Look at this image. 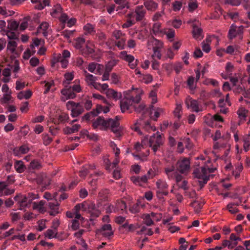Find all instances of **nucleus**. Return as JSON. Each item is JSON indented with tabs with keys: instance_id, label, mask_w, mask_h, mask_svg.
Listing matches in <instances>:
<instances>
[{
	"instance_id": "4",
	"label": "nucleus",
	"mask_w": 250,
	"mask_h": 250,
	"mask_svg": "<svg viewBox=\"0 0 250 250\" xmlns=\"http://www.w3.org/2000/svg\"><path fill=\"white\" fill-rule=\"evenodd\" d=\"M75 208L78 211L83 210L88 212L94 217H98L101 212V210L96 208L93 203L89 201H84L81 204H78L76 205Z\"/></svg>"
},
{
	"instance_id": "22",
	"label": "nucleus",
	"mask_w": 250,
	"mask_h": 250,
	"mask_svg": "<svg viewBox=\"0 0 250 250\" xmlns=\"http://www.w3.org/2000/svg\"><path fill=\"white\" fill-rule=\"evenodd\" d=\"M158 163L159 161L158 160H154L152 162V168L150 169L147 172V173L146 175H144L145 176H146L147 177V180L149 179H152L153 177H154L156 175H157L158 173V167H155L154 165V164Z\"/></svg>"
},
{
	"instance_id": "41",
	"label": "nucleus",
	"mask_w": 250,
	"mask_h": 250,
	"mask_svg": "<svg viewBox=\"0 0 250 250\" xmlns=\"http://www.w3.org/2000/svg\"><path fill=\"white\" fill-rule=\"evenodd\" d=\"M144 5L147 10L151 11L156 10L158 6L157 4L153 0H145Z\"/></svg>"
},
{
	"instance_id": "58",
	"label": "nucleus",
	"mask_w": 250,
	"mask_h": 250,
	"mask_svg": "<svg viewBox=\"0 0 250 250\" xmlns=\"http://www.w3.org/2000/svg\"><path fill=\"white\" fill-rule=\"evenodd\" d=\"M165 172L169 179H173V175L175 174L174 167L171 166L170 167L166 168Z\"/></svg>"
},
{
	"instance_id": "59",
	"label": "nucleus",
	"mask_w": 250,
	"mask_h": 250,
	"mask_svg": "<svg viewBox=\"0 0 250 250\" xmlns=\"http://www.w3.org/2000/svg\"><path fill=\"white\" fill-rule=\"evenodd\" d=\"M138 234H145L147 235H152L153 232L151 229H147L145 227H142L140 231L137 232Z\"/></svg>"
},
{
	"instance_id": "61",
	"label": "nucleus",
	"mask_w": 250,
	"mask_h": 250,
	"mask_svg": "<svg viewBox=\"0 0 250 250\" xmlns=\"http://www.w3.org/2000/svg\"><path fill=\"white\" fill-rule=\"evenodd\" d=\"M85 40L82 37L78 38L76 41L75 43V47L77 49H80L82 48L83 45L84 43Z\"/></svg>"
},
{
	"instance_id": "23",
	"label": "nucleus",
	"mask_w": 250,
	"mask_h": 250,
	"mask_svg": "<svg viewBox=\"0 0 250 250\" xmlns=\"http://www.w3.org/2000/svg\"><path fill=\"white\" fill-rule=\"evenodd\" d=\"M60 64L62 67V57L60 54H58L54 56L52 62V67L54 69H57Z\"/></svg>"
},
{
	"instance_id": "43",
	"label": "nucleus",
	"mask_w": 250,
	"mask_h": 250,
	"mask_svg": "<svg viewBox=\"0 0 250 250\" xmlns=\"http://www.w3.org/2000/svg\"><path fill=\"white\" fill-rule=\"evenodd\" d=\"M94 48L93 43L90 41H88L86 42V47L83 49V53L86 54H91L94 51Z\"/></svg>"
},
{
	"instance_id": "45",
	"label": "nucleus",
	"mask_w": 250,
	"mask_h": 250,
	"mask_svg": "<svg viewBox=\"0 0 250 250\" xmlns=\"http://www.w3.org/2000/svg\"><path fill=\"white\" fill-rule=\"evenodd\" d=\"M2 74L3 76V78L2 81L4 83H8L10 79L11 76V69L10 68H5L3 69Z\"/></svg>"
},
{
	"instance_id": "55",
	"label": "nucleus",
	"mask_w": 250,
	"mask_h": 250,
	"mask_svg": "<svg viewBox=\"0 0 250 250\" xmlns=\"http://www.w3.org/2000/svg\"><path fill=\"white\" fill-rule=\"evenodd\" d=\"M123 227L126 229L128 231H133L140 228V226L138 224H128L125 223L123 225Z\"/></svg>"
},
{
	"instance_id": "26",
	"label": "nucleus",
	"mask_w": 250,
	"mask_h": 250,
	"mask_svg": "<svg viewBox=\"0 0 250 250\" xmlns=\"http://www.w3.org/2000/svg\"><path fill=\"white\" fill-rule=\"evenodd\" d=\"M29 150V147L23 145L20 147H16L13 149V154L14 155L18 157L21 156V155L27 153Z\"/></svg>"
},
{
	"instance_id": "48",
	"label": "nucleus",
	"mask_w": 250,
	"mask_h": 250,
	"mask_svg": "<svg viewBox=\"0 0 250 250\" xmlns=\"http://www.w3.org/2000/svg\"><path fill=\"white\" fill-rule=\"evenodd\" d=\"M182 114V107L181 104L177 103L176 104V107L173 110V114L175 118L180 119Z\"/></svg>"
},
{
	"instance_id": "46",
	"label": "nucleus",
	"mask_w": 250,
	"mask_h": 250,
	"mask_svg": "<svg viewBox=\"0 0 250 250\" xmlns=\"http://www.w3.org/2000/svg\"><path fill=\"white\" fill-rule=\"evenodd\" d=\"M239 118L242 120H245L248 114V110L243 107H240L237 111Z\"/></svg>"
},
{
	"instance_id": "40",
	"label": "nucleus",
	"mask_w": 250,
	"mask_h": 250,
	"mask_svg": "<svg viewBox=\"0 0 250 250\" xmlns=\"http://www.w3.org/2000/svg\"><path fill=\"white\" fill-rule=\"evenodd\" d=\"M80 103L87 110H90L92 106V101L88 96L84 97Z\"/></svg>"
},
{
	"instance_id": "8",
	"label": "nucleus",
	"mask_w": 250,
	"mask_h": 250,
	"mask_svg": "<svg viewBox=\"0 0 250 250\" xmlns=\"http://www.w3.org/2000/svg\"><path fill=\"white\" fill-rule=\"evenodd\" d=\"M157 187L156 195L159 199H161L164 196L168 195L167 188L168 185L166 181L162 179H158L156 182Z\"/></svg>"
},
{
	"instance_id": "11",
	"label": "nucleus",
	"mask_w": 250,
	"mask_h": 250,
	"mask_svg": "<svg viewBox=\"0 0 250 250\" xmlns=\"http://www.w3.org/2000/svg\"><path fill=\"white\" fill-rule=\"evenodd\" d=\"M14 199L17 202L20 210H23L24 208L28 207L31 202L28 198L23 195H18L14 197Z\"/></svg>"
},
{
	"instance_id": "30",
	"label": "nucleus",
	"mask_w": 250,
	"mask_h": 250,
	"mask_svg": "<svg viewBox=\"0 0 250 250\" xmlns=\"http://www.w3.org/2000/svg\"><path fill=\"white\" fill-rule=\"evenodd\" d=\"M192 34L193 38L197 40H201L204 37L202 29L195 25L193 26Z\"/></svg>"
},
{
	"instance_id": "51",
	"label": "nucleus",
	"mask_w": 250,
	"mask_h": 250,
	"mask_svg": "<svg viewBox=\"0 0 250 250\" xmlns=\"http://www.w3.org/2000/svg\"><path fill=\"white\" fill-rule=\"evenodd\" d=\"M83 29L85 35L92 34L95 32L94 26L90 23L85 24Z\"/></svg>"
},
{
	"instance_id": "54",
	"label": "nucleus",
	"mask_w": 250,
	"mask_h": 250,
	"mask_svg": "<svg viewBox=\"0 0 250 250\" xmlns=\"http://www.w3.org/2000/svg\"><path fill=\"white\" fill-rule=\"evenodd\" d=\"M146 139L147 140L148 138L146 137L145 139H142V144H140L139 142L136 143L134 145V149L136 150V152H140L142 148H144V145L146 144Z\"/></svg>"
},
{
	"instance_id": "56",
	"label": "nucleus",
	"mask_w": 250,
	"mask_h": 250,
	"mask_svg": "<svg viewBox=\"0 0 250 250\" xmlns=\"http://www.w3.org/2000/svg\"><path fill=\"white\" fill-rule=\"evenodd\" d=\"M57 234V230L55 229H48L45 233V236L46 237L49 239L56 237Z\"/></svg>"
},
{
	"instance_id": "6",
	"label": "nucleus",
	"mask_w": 250,
	"mask_h": 250,
	"mask_svg": "<svg viewBox=\"0 0 250 250\" xmlns=\"http://www.w3.org/2000/svg\"><path fill=\"white\" fill-rule=\"evenodd\" d=\"M66 106L68 110L71 111V115L73 117H78L84 111V108L80 103L69 101L66 103Z\"/></svg>"
},
{
	"instance_id": "16",
	"label": "nucleus",
	"mask_w": 250,
	"mask_h": 250,
	"mask_svg": "<svg viewBox=\"0 0 250 250\" xmlns=\"http://www.w3.org/2000/svg\"><path fill=\"white\" fill-rule=\"evenodd\" d=\"M205 122L208 125L214 127L217 125V122H223V119L220 115L215 114L213 116H208Z\"/></svg>"
},
{
	"instance_id": "25",
	"label": "nucleus",
	"mask_w": 250,
	"mask_h": 250,
	"mask_svg": "<svg viewBox=\"0 0 250 250\" xmlns=\"http://www.w3.org/2000/svg\"><path fill=\"white\" fill-rule=\"evenodd\" d=\"M148 44L152 45V50H162L164 47L163 42L155 38L150 39L148 42Z\"/></svg>"
},
{
	"instance_id": "50",
	"label": "nucleus",
	"mask_w": 250,
	"mask_h": 250,
	"mask_svg": "<svg viewBox=\"0 0 250 250\" xmlns=\"http://www.w3.org/2000/svg\"><path fill=\"white\" fill-rule=\"evenodd\" d=\"M238 29H239L236 27V26L233 24L231 25L229 31V38L230 39L235 38L238 34Z\"/></svg>"
},
{
	"instance_id": "57",
	"label": "nucleus",
	"mask_w": 250,
	"mask_h": 250,
	"mask_svg": "<svg viewBox=\"0 0 250 250\" xmlns=\"http://www.w3.org/2000/svg\"><path fill=\"white\" fill-rule=\"evenodd\" d=\"M80 135L81 137L84 138L85 137H87L88 138H89L90 139H93V140H97V136L93 134V135H89L88 133V132L87 130L83 129L80 132Z\"/></svg>"
},
{
	"instance_id": "9",
	"label": "nucleus",
	"mask_w": 250,
	"mask_h": 250,
	"mask_svg": "<svg viewBox=\"0 0 250 250\" xmlns=\"http://www.w3.org/2000/svg\"><path fill=\"white\" fill-rule=\"evenodd\" d=\"M177 169L180 173L187 174L188 173L190 168V163L189 159L183 158L179 160L176 164Z\"/></svg>"
},
{
	"instance_id": "3",
	"label": "nucleus",
	"mask_w": 250,
	"mask_h": 250,
	"mask_svg": "<svg viewBox=\"0 0 250 250\" xmlns=\"http://www.w3.org/2000/svg\"><path fill=\"white\" fill-rule=\"evenodd\" d=\"M210 160H208L205 166L201 168H196L193 172L195 177L199 179V183L201 187L207 183L209 174L214 171L215 168H210L208 164H210Z\"/></svg>"
},
{
	"instance_id": "5",
	"label": "nucleus",
	"mask_w": 250,
	"mask_h": 250,
	"mask_svg": "<svg viewBox=\"0 0 250 250\" xmlns=\"http://www.w3.org/2000/svg\"><path fill=\"white\" fill-rule=\"evenodd\" d=\"M141 127L148 132L154 131L156 130L155 127L150 125L149 121H145L142 119L138 120L132 128L138 134H142V132L140 131Z\"/></svg>"
},
{
	"instance_id": "21",
	"label": "nucleus",
	"mask_w": 250,
	"mask_h": 250,
	"mask_svg": "<svg viewBox=\"0 0 250 250\" xmlns=\"http://www.w3.org/2000/svg\"><path fill=\"white\" fill-rule=\"evenodd\" d=\"M150 117L153 120L156 121L160 116L163 114L164 110L162 108L156 107L153 106L150 109Z\"/></svg>"
},
{
	"instance_id": "2",
	"label": "nucleus",
	"mask_w": 250,
	"mask_h": 250,
	"mask_svg": "<svg viewBox=\"0 0 250 250\" xmlns=\"http://www.w3.org/2000/svg\"><path fill=\"white\" fill-rule=\"evenodd\" d=\"M119 125L117 117L115 119H108V120H105L104 118L99 117L93 121L92 126L94 128H99L101 130H106L110 127L116 136L120 137L122 136L123 132Z\"/></svg>"
},
{
	"instance_id": "60",
	"label": "nucleus",
	"mask_w": 250,
	"mask_h": 250,
	"mask_svg": "<svg viewBox=\"0 0 250 250\" xmlns=\"http://www.w3.org/2000/svg\"><path fill=\"white\" fill-rule=\"evenodd\" d=\"M188 6L189 11L192 12L197 8L198 4L196 0H190Z\"/></svg>"
},
{
	"instance_id": "37",
	"label": "nucleus",
	"mask_w": 250,
	"mask_h": 250,
	"mask_svg": "<svg viewBox=\"0 0 250 250\" xmlns=\"http://www.w3.org/2000/svg\"><path fill=\"white\" fill-rule=\"evenodd\" d=\"M81 125L79 124H75L71 127L67 126L63 129V133L65 134H72L79 131L81 128Z\"/></svg>"
},
{
	"instance_id": "33",
	"label": "nucleus",
	"mask_w": 250,
	"mask_h": 250,
	"mask_svg": "<svg viewBox=\"0 0 250 250\" xmlns=\"http://www.w3.org/2000/svg\"><path fill=\"white\" fill-rule=\"evenodd\" d=\"M95 169V166L94 165H85L84 166L82 170L80 171V176L82 178H84L88 173H89L92 170Z\"/></svg>"
},
{
	"instance_id": "14",
	"label": "nucleus",
	"mask_w": 250,
	"mask_h": 250,
	"mask_svg": "<svg viewBox=\"0 0 250 250\" xmlns=\"http://www.w3.org/2000/svg\"><path fill=\"white\" fill-rule=\"evenodd\" d=\"M186 104L188 108H191L192 111L198 112L202 111V108L200 107L198 102L195 100H192L190 98H187Z\"/></svg>"
},
{
	"instance_id": "38",
	"label": "nucleus",
	"mask_w": 250,
	"mask_h": 250,
	"mask_svg": "<svg viewBox=\"0 0 250 250\" xmlns=\"http://www.w3.org/2000/svg\"><path fill=\"white\" fill-rule=\"evenodd\" d=\"M76 22L75 18L69 19L67 15L63 13V28L66 25L68 27H71L74 25Z\"/></svg>"
},
{
	"instance_id": "34",
	"label": "nucleus",
	"mask_w": 250,
	"mask_h": 250,
	"mask_svg": "<svg viewBox=\"0 0 250 250\" xmlns=\"http://www.w3.org/2000/svg\"><path fill=\"white\" fill-rule=\"evenodd\" d=\"M45 204V202L43 200H41L39 202H34L33 208L39 212L43 213L46 211V208L44 207Z\"/></svg>"
},
{
	"instance_id": "29",
	"label": "nucleus",
	"mask_w": 250,
	"mask_h": 250,
	"mask_svg": "<svg viewBox=\"0 0 250 250\" xmlns=\"http://www.w3.org/2000/svg\"><path fill=\"white\" fill-rule=\"evenodd\" d=\"M49 212L51 215H55L59 212V204L56 201H53L48 204Z\"/></svg>"
},
{
	"instance_id": "10",
	"label": "nucleus",
	"mask_w": 250,
	"mask_h": 250,
	"mask_svg": "<svg viewBox=\"0 0 250 250\" xmlns=\"http://www.w3.org/2000/svg\"><path fill=\"white\" fill-rule=\"evenodd\" d=\"M110 146L112 147V150L115 154V159L112 163H110L109 166H106V169L110 170L111 168L116 167L120 162L119 155L120 154V150L117 146V145L114 142H111Z\"/></svg>"
},
{
	"instance_id": "35",
	"label": "nucleus",
	"mask_w": 250,
	"mask_h": 250,
	"mask_svg": "<svg viewBox=\"0 0 250 250\" xmlns=\"http://www.w3.org/2000/svg\"><path fill=\"white\" fill-rule=\"evenodd\" d=\"M84 76L85 77V81L88 85H92L97 80L95 76L88 73L86 71H84Z\"/></svg>"
},
{
	"instance_id": "28",
	"label": "nucleus",
	"mask_w": 250,
	"mask_h": 250,
	"mask_svg": "<svg viewBox=\"0 0 250 250\" xmlns=\"http://www.w3.org/2000/svg\"><path fill=\"white\" fill-rule=\"evenodd\" d=\"M10 69L13 73V78H17L18 77V73L21 70L19 62L17 60H14L13 63L10 65Z\"/></svg>"
},
{
	"instance_id": "62",
	"label": "nucleus",
	"mask_w": 250,
	"mask_h": 250,
	"mask_svg": "<svg viewBox=\"0 0 250 250\" xmlns=\"http://www.w3.org/2000/svg\"><path fill=\"white\" fill-rule=\"evenodd\" d=\"M76 83L73 84L72 86H70L71 88V90H73V91L75 92V94L77 93H80L82 91V88L80 84V81L78 80V82H76V81H75Z\"/></svg>"
},
{
	"instance_id": "36",
	"label": "nucleus",
	"mask_w": 250,
	"mask_h": 250,
	"mask_svg": "<svg viewBox=\"0 0 250 250\" xmlns=\"http://www.w3.org/2000/svg\"><path fill=\"white\" fill-rule=\"evenodd\" d=\"M225 69L227 74H222V76L224 79H228L234 70V65L232 63L228 62L226 64Z\"/></svg>"
},
{
	"instance_id": "39",
	"label": "nucleus",
	"mask_w": 250,
	"mask_h": 250,
	"mask_svg": "<svg viewBox=\"0 0 250 250\" xmlns=\"http://www.w3.org/2000/svg\"><path fill=\"white\" fill-rule=\"evenodd\" d=\"M152 30L155 35L163 36L165 28H162L161 24L160 22H156L153 24Z\"/></svg>"
},
{
	"instance_id": "27",
	"label": "nucleus",
	"mask_w": 250,
	"mask_h": 250,
	"mask_svg": "<svg viewBox=\"0 0 250 250\" xmlns=\"http://www.w3.org/2000/svg\"><path fill=\"white\" fill-rule=\"evenodd\" d=\"M131 181L136 185L143 186L144 184L146 183L147 181V177L146 176L143 175L142 176H132L131 177Z\"/></svg>"
},
{
	"instance_id": "7",
	"label": "nucleus",
	"mask_w": 250,
	"mask_h": 250,
	"mask_svg": "<svg viewBox=\"0 0 250 250\" xmlns=\"http://www.w3.org/2000/svg\"><path fill=\"white\" fill-rule=\"evenodd\" d=\"M164 142V139L162 135L157 132L151 136L149 140V146L152 148L153 151L156 152L158 148L162 146Z\"/></svg>"
},
{
	"instance_id": "24",
	"label": "nucleus",
	"mask_w": 250,
	"mask_h": 250,
	"mask_svg": "<svg viewBox=\"0 0 250 250\" xmlns=\"http://www.w3.org/2000/svg\"><path fill=\"white\" fill-rule=\"evenodd\" d=\"M105 93L108 98H112L117 101L122 98V94L121 92H118L116 90L110 88L107 89Z\"/></svg>"
},
{
	"instance_id": "13",
	"label": "nucleus",
	"mask_w": 250,
	"mask_h": 250,
	"mask_svg": "<svg viewBox=\"0 0 250 250\" xmlns=\"http://www.w3.org/2000/svg\"><path fill=\"white\" fill-rule=\"evenodd\" d=\"M120 57L128 63V65L131 69H134L137 65V60H135L134 57L128 54L125 51H122L120 54Z\"/></svg>"
},
{
	"instance_id": "12",
	"label": "nucleus",
	"mask_w": 250,
	"mask_h": 250,
	"mask_svg": "<svg viewBox=\"0 0 250 250\" xmlns=\"http://www.w3.org/2000/svg\"><path fill=\"white\" fill-rule=\"evenodd\" d=\"M232 166L231 163H229L225 167L226 172H228V174L229 173V171H231V173L232 175L235 177V179L239 177L240 173L243 169V167L241 163H238L235 165V169H232Z\"/></svg>"
},
{
	"instance_id": "44",
	"label": "nucleus",
	"mask_w": 250,
	"mask_h": 250,
	"mask_svg": "<svg viewBox=\"0 0 250 250\" xmlns=\"http://www.w3.org/2000/svg\"><path fill=\"white\" fill-rule=\"evenodd\" d=\"M32 95V92L31 90L21 91L18 94L17 97L20 100L23 99H28Z\"/></svg>"
},
{
	"instance_id": "64",
	"label": "nucleus",
	"mask_w": 250,
	"mask_h": 250,
	"mask_svg": "<svg viewBox=\"0 0 250 250\" xmlns=\"http://www.w3.org/2000/svg\"><path fill=\"white\" fill-rule=\"evenodd\" d=\"M191 206L194 208L195 211L198 212L202 207V204L198 201L195 200L191 203Z\"/></svg>"
},
{
	"instance_id": "63",
	"label": "nucleus",
	"mask_w": 250,
	"mask_h": 250,
	"mask_svg": "<svg viewBox=\"0 0 250 250\" xmlns=\"http://www.w3.org/2000/svg\"><path fill=\"white\" fill-rule=\"evenodd\" d=\"M128 19L127 20V21L122 25V27L124 28H128L135 23V20L131 17L130 14L128 15Z\"/></svg>"
},
{
	"instance_id": "17",
	"label": "nucleus",
	"mask_w": 250,
	"mask_h": 250,
	"mask_svg": "<svg viewBox=\"0 0 250 250\" xmlns=\"http://www.w3.org/2000/svg\"><path fill=\"white\" fill-rule=\"evenodd\" d=\"M17 43L14 40H11L8 42L7 45V53L8 54H11L12 57H16L18 55L17 52Z\"/></svg>"
},
{
	"instance_id": "1",
	"label": "nucleus",
	"mask_w": 250,
	"mask_h": 250,
	"mask_svg": "<svg viewBox=\"0 0 250 250\" xmlns=\"http://www.w3.org/2000/svg\"><path fill=\"white\" fill-rule=\"evenodd\" d=\"M143 90L141 88H132L124 92V98L120 101V108L122 112L124 113L129 110L134 103H138L141 100Z\"/></svg>"
},
{
	"instance_id": "42",
	"label": "nucleus",
	"mask_w": 250,
	"mask_h": 250,
	"mask_svg": "<svg viewBox=\"0 0 250 250\" xmlns=\"http://www.w3.org/2000/svg\"><path fill=\"white\" fill-rule=\"evenodd\" d=\"M66 97V99H74L76 97V94L71 90V88L69 86L68 88L63 89V98Z\"/></svg>"
},
{
	"instance_id": "18",
	"label": "nucleus",
	"mask_w": 250,
	"mask_h": 250,
	"mask_svg": "<svg viewBox=\"0 0 250 250\" xmlns=\"http://www.w3.org/2000/svg\"><path fill=\"white\" fill-rule=\"evenodd\" d=\"M51 15L54 18L58 19L62 22V10L60 4H57L54 6L51 12Z\"/></svg>"
},
{
	"instance_id": "19",
	"label": "nucleus",
	"mask_w": 250,
	"mask_h": 250,
	"mask_svg": "<svg viewBox=\"0 0 250 250\" xmlns=\"http://www.w3.org/2000/svg\"><path fill=\"white\" fill-rule=\"evenodd\" d=\"M15 190L13 188H8L6 183L4 182H0V195L6 196L13 193Z\"/></svg>"
},
{
	"instance_id": "49",
	"label": "nucleus",
	"mask_w": 250,
	"mask_h": 250,
	"mask_svg": "<svg viewBox=\"0 0 250 250\" xmlns=\"http://www.w3.org/2000/svg\"><path fill=\"white\" fill-rule=\"evenodd\" d=\"M14 167L19 173H22L26 168L25 166L21 161H17L14 164Z\"/></svg>"
},
{
	"instance_id": "32",
	"label": "nucleus",
	"mask_w": 250,
	"mask_h": 250,
	"mask_svg": "<svg viewBox=\"0 0 250 250\" xmlns=\"http://www.w3.org/2000/svg\"><path fill=\"white\" fill-rule=\"evenodd\" d=\"M50 31L49 24L46 22H42L38 29V33L42 34L44 36H47Z\"/></svg>"
},
{
	"instance_id": "47",
	"label": "nucleus",
	"mask_w": 250,
	"mask_h": 250,
	"mask_svg": "<svg viewBox=\"0 0 250 250\" xmlns=\"http://www.w3.org/2000/svg\"><path fill=\"white\" fill-rule=\"evenodd\" d=\"M239 204L238 203H229L227 206V209L229 210V211L232 213L235 214L239 211L237 206H239Z\"/></svg>"
},
{
	"instance_id": "20",
	"label": "nucleus",
	"mask_w": 250,
	"mask_h": 250,
	"mask_svg": "<svg viewBox=\"0 0 250 250\" xmlns=\"http://www.w3.org/2000/svg\"><path fill=\"white\" fill-rule=\"evenodd\" d=\"M100 232L104 236L108 237L113 234L114 231L110 224H105L100 229Z\"/></svg>"
},
{
	"instance_id": "52",
	"label": "nucleus",
	"mask_w": 250,
	"mask_h": 250,
	"mask_svg": "<svg viewBox=\"0 0 250 250\" xmlns=\"http://www.w3.org/2000/svg\"><path fill=\"white\" fill-rule=\"evenodd\" d=\"M166 35L167 38L171 41L175 36V31L170 28H165L163 33V35Z\"/></svg>"
},
{
	"instance_id": "31",
	"label": "nucleus",
	"mask_w": 250,
	"mask_h": 250,
	"mask_svg": "<svg viewBox=\"0 0 250 250\" xmlns=\"http://www.w3.org/2000/svg\"><path fill=\"white\" fill-rule=\"evenodd\" d=\"M103 174V173L101 171L97 170L94 172L93 174H91V178L92 179L90 180L88 183L89 184L93 187V189H95L96 188V186L97 185V180H98V176H101Z\"/></svg>"
},
{
	"instance_id": "15",
	"label": "nucleus",
	"mask_w": 250,
	"mask_h": 250,
	"mask_svg": "<svg viewBox=\"0 0 250 250\" xmlns=\"http://www.w3.org/2000/svg\"><path fill=\"white\" fill-rule=\"evenodd\" d=\"M145 11L142 6H137L134 12H132L129 14L131 17L134 19L135 21H140L144 17Z\"/></svg>"
},
{
	"instance_id": "53",
	"label": "nucleus",
	"mask_w": 250,
	"mask_h": 250,
	"mask_svg": "<svg viewBox=\"0 0 250 250\" xmlns=\"http://www.w3.org/2000/svg\"><path fill=\"white\" fill-rule=\"evenodd\" d=\"M142 218L144 220V222L147 226H151L153 224V220L149 214H145L142 215Z\"/></svg>"
}]
</instances>
